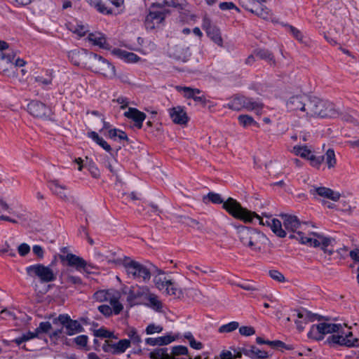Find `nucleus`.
Segmentation results:
<instances>
[{"label": "nucleus", "instance_id": "7c9ffc66", "mask_svg": "<svg viewBox=\"0 0 359 359\" xmlns=\"http://www.w3.org/2000/svg\"><path fill=\"white\" fill-rule=\"evenodd\" d=\"M61 283L65 284V286L70 287L72 285H81L82 280L79 276H72L67 271H63L60 276Z\"/></svg>", "mask_w": 359, "mask_h": 359}, {"label": "nucleus", "instance_id": "ea45409f", "mask_svg": "<svg viewBox=\"0 0 359 359\" xmlns=\"http://www.w3.org/2000/svg\"><path fill=\"white\" fill-rule=\"evenodd\" d=\"M324 159H325L328 168H332L337 164L335 154L332 149H329L326 151L325 155L324 156Z\"/></svg>", "mask_w": 359, "mask_h": 359}, {"label": "nucleus", "instance_id": "69168bd1", "mask_svg": "<svg viewBox=\"0 0 359 359\" xmlns=\"http://www.w3.org/2000/svg\"><path fill=\"white\" fill-rule=\"evenodd\" d=\"M18 250L21 256H25L29 252L30 247L26 243H22L18 246Z\"/></svg>", "mask_w": 359, "mask_h": 359}, {"label": "nucleus", "instance_id": "f704fd0d", "mask_svg": "<svg viewBox=\"0 0 359 359\" xmlns=\"http://www.w3.org/2000/svg\"><path fill=\"white\" fill-rule=\"evenodd\" d=\"M88 136L102 147L106 151L109 153L111 151V146L102 137H100L96 132L91 131L88 133Z\"/></svg>", "mask_w": 359, "mask_h": 359}, {"label": "nucleus", "instance_id": "0e129e2a", "mask_svg": "<svg viewBox=\"0 0 359 359\" xmlns=\"http://www.w3.org/2000/svg\"><path fill=\"white\" fill-rule=\"evenodd\" d=\"M35 80L42 86H46L52 83V78L50 76L46 78L43 76H37L35 78Z\"/></svg>", "mask_w": 359, "mask_h": 359}, {"label": "nucleus", "instance_id": "13d9d810", "mask_svg": "<svg viewBox=\"0 0 359 359\" xmlns=\"http://www.w3.org/2000/svg\"><path fill=\"white\" fill-rule=\"evenodd\" d=\"M308 160L310 161V163L312 166L318 167L324 161V156H316L311 154Z\"/></svg>", "mask_w": 359, "mask_h": 359}, {"label": "nucleus", "instance_id": "4be33fe9", "mask_svg": "<svg viewBox=\"0 0 359 359\" xmlns=\"http://www.w3.org/2000/svg\"><path fill=\"white\" fill-rule=\"evenodd\" d=\"M124 116L135 122V126L140 129L142 127V123L146 118V114L136 108L129 107L128 110L124 113Z\"/></svg>", "mask_w": 359, "mask_h": 359}, {"label": "nucleus", "instance_id": "bf43d9fd", "mask_svg": "<svg viewBox=\"0 0 359 359\" xmlns=\"http://www.w3.org/2000/svg\"><path fill=\"white\" fill-rule=\"evenodd\" d=\"M98 311L105 316H110L114 313L113 306L107 304L100 305L98 306Z\"/></svg>", "mask_w": 359, "mask_h": 359}, {"label": "nucleus", "instance_id": "8fccbe9b", "mask_svg": "<svg viewBox=\"0 0 359 359\" xmlns=\"http://www.w3.org/2000/svg\"><path fill=\"white\" fill-rule=\"evenodd\" d=\"M163 327L160 325H155L154 323H151L145 329V332L147 334H154L155 333H161L163 331Z\"/></svg>", "mask_w": 359, "mask_h": 359}, {"label": "nucleus", "instance_id": "37998d69", "mask_svg": "<svg viewBox=\"0 0 359 359\" xmlns=\"http://www.w3.org/2000/svg\"><path fill=\"white\" fill-rule=\"evenodd\" d=\"M171 356H189L188 349L184 346H177L172 348Z\"/></svg>", "mask_w": 359, "mask_h": 359}, {"label": "nucleus", "instance_id": "3c124183", "mask_svg": "<svg viewBox=\"0 0 359 359\" xmlns=\"http://www.w3.org/2000/svg\"><path fill=\"white\" fill-rule=\"evenodd\" d=\"M207 198L209 199V201H210L213 203H215V204H222V203L223 208L225 209L224 208V204L228 201V199L226 201H224L223 199L222 198L221 196L219 194L209 193L207 195Z\"/></svg>", "mask_w": 359, "mask_h": 359}, {"label": "nucleus", "instance_id": "f3484780", "mask_svg": "<svg viewBox=\"0 0 359 359\" xmlns=\"http://www.w3.org/2000/svg\"><path fill=\"white\" fill-rule=\"evenodd\" d=\"M27 111L33 116L41 118L50 117L51 113L49 107L37 100H33L28 104Z\"/></svg>", "mask_w": 359, "mask_h": 359}, {"label": "nucleus", "instance_id": "338daca9", "mask_svg": "<svg viewBox=\"0 0 359 359\" xmlns=\"http://www.w3.org/2000/svg\"><path fill=\"white\" fill-rule=\"evenodd\" d=\"M237 286L240 287L241 288H242L243 290H248V291L257 290L256 287L250 282H244L243 283H238Z\"/></svg>", "mask_w": 359, "mask_h": 359}, {"label": "nucleus", "instance_id": "c756f323", "mask_svg": "<svg viewBox=\"0 0 359 359\" xmlns=\"http://www.w3.org/2000/svg\"><path fill=\"white\" fill-rule=\"evenodd\" d=\"M175 340L173 336L167 334L163 337H158L156 338L149 337L145 339V343L149 346H163L167 345Z\"/></svg>", "mask_w": 359, "mask_h": 359}, {"label": "nucleus", "instance_id": "de8ad7c7", "mask_svg": "<svg viewBox=\"0 0 359 359\" xmlns=\"http://www.w3.org/2000/svg\"><path fill=\"white\" fill-rule=\"evenodd\" d=\"M267 345L278 350H283L284 348L290 350L292 348V347L286 345L284 342L280 340L269 341V342H267Z\"/></svg>", "mask_w": 359, "mask_h": 359}, {"label": "nucleus", "instance_id": "6ab92c4d", "mask_svg": "<svg viewBox=\"0 0 359 359\" xmlns=\"http://www.w3.org/2000/svg\"><path fill=\"white\" fill-rule=\"evenodd\" d=\"M309 192L315 198L320 196L322 198H328L333 201L339 200L341 194L339 192L334 191L332 189L325 187H316L313 186Z\"/></svg>", "mask_w": 359, "mask_h": 359}, {"label": "nucleus", "instance_id": "4468645a", "mask_svg": "<svg viewBox=\"0 0 359 359\" xmlns=\"http://www.w3.org/2000/svg\"><path fill=\"white\" fill-rule=\"evenodd\" d=\"M130 347V341L127 339H120L117 342L106 339L102 345V350L105 353H110L113 355H121Z\"/></svg>", "mask_w": 359, "mask_h": 359}, {"label": "nucleus", "instance_id": "ddd939ff", "mask_svg": "<svg viewBox=\"0 0 359 359\" xmlns=\"http://www.w3.org/2000/svg\"><path fill=\"white\" fill-rule=\"evenodd\" d=\"M57 257L61 262L68 266L74 268L76 271H86L88 266L91 267L86 260L82 257L72 253H67V255H58Z\"/></svg>", "mask_w": 359, "mask_h": 359}, {"label": "nucleus", "instance_id": "a18cd8bd", "mask_svg": "<svg viewBox=\"0 0 359 359\" xmlns=\"http://www.w3.org/2000/svg\"><path fill=\"white\" fill-rule=\"evenodd\" d=\"M15 56H16V53L14 52L13 50H8V51L6 53H4V52L0 53V58L2 60L6 61L7 63H12L13 61L14 60Z\"/></svg>", "mask_w": 359, "mask_h": 359}, {"label": "nucleus", "instance_id": "f257e3e1", "mask_svg": "<svg viewBox=\"0 0 359 359\" xmlns=\"http://www.w3.org/2000/svg\"><path fill=\"white\" fill-rule=\"evenodd\" d=\"M289 111H293L301 118L310 121L317 118H334L340 116L346 122L355 123V117L348 113L339 114L333 103L318 97L306 95H294L286 103Z\"/></svg>", "mask_w": 359, "mask_h": 359}, {"label": "nucleus", "instance_id": "c9c22d12", "mask_svg": "<svg viewBox=\"0 0 359 359\" xmlns=\"http://www.w3.org/2000/svg\"><path fill=\"white\" fill-rule=\"evenodd\" d=\"M271 231L278 237L285 238L286 236V231L283 229L281 222L278 219L273 218L272 222H271Z\"/></svg>", "mask_w": 359, "mask_h": 359}, {"label": "nucleus", "instance_id": "473e14b6", "mask_svg": "<svg viewBox=\"0 0 359 359\" xmlns=\"http://www.w3.org/2000/svg\"><path fill=\"white\" fill-rule=\"evenodd\" d=\"M87 2L102 14H111L112 11L105 5L106 0H86Z\"/></svg>", "mask_w": 359, "mask_h": 359}, {"label": "nucleus", "instance_id": "4d7b16f0", "mask_svg": "<svg viewBox=\"0 0 359 359\" xmlns=\"http://www.w3.org/2000/svg\"><path fill=\"white\" fill-rule=\"evenodd\" d=\"M239 333L243 336L249 337L255 333V330L251 326H242L239 327Z\"/></svg>", "mask_w": 359, "mask_h": 359}, {"label": "nucleus", "instance_id": "864d4df0", "mask_svg": "<svg viewBox=\"0 0 359 359\" xmlns=\"http://www.w3.org/2000/svg\"><path fill=\"white\" fill-rule=\"evenodd\" d=\"M180 222L182 223H183L184 224L187 225V226H191V227H198V228H200L199 226V222L194 219H192L191 217H180Z\"/></svg>", "mask_w": 359, "mask_h": 359}, {"label": "nucleus", "instance_id": "a878e982", "mask_svg": "<svg viewBox=\"0 0 359 359\" xmlns=\"http://www.w3.org/2000/svg\"><path fill=\"white\" fill-rule=\"evenodd\" d=\"M143 304L157 312H161L163 307L159 297L151 292Z\"/></svg>", "mask_w": 359, "mask_h": 359}, {"label": "nucleus", "instance_id": "774afa93", "mask_svg": "<svg viewBox=\"0 0 359 359\" xmlns=\"http://www.w3.org/2000/svg\"><path fill=\"white\" fill-rule=\"evenodd\" d=\"M79 56H80V54H79V51L73 50V51H71L69 53V57L72 60V62L75 65H79V63H80L79 60Z\"/></svg>", "mask_w": 359, "mask_h": 359}, {"label": "nucleus", "instance_id": "0eeeda50", "mask_svg": "<svg viewBox=\"0 0 359 359\" xmlns=\"http://www.w3.org/2000/svg\"><path fill=\"white\" fill-rule=\"evenodd\" d=\"M93 299L98 302H107L113 306L114 313L118 315L123 309V304L120 302L121 293L116 290H100L93 294Z\"/></svg>", "mask_w": 359, "mask_h": 359}, {"label": "nucleus", "instance_id": "cd10ccee", "mask_svg": "<svg viewBox=\"0 0 359 359\" xmlns=\"http://www.w3.org/2000/svg\"><path fill=\"white\" fill-rule=\"evenodd\" d=\"M171 280L172 279L166 276L165 273L156 274L153 279L156 287L160 291H165L169 285L171 284Z\"/></svg>", "mask_w": 359, "mask_h": 359}, {"label": "nucleus", "instance_id": "5701e85b", "mask_svg": "<svg viewBox=\"0 0 359 359\" xmlns=\"http://www.w3.org/2000/svg\"><path fill=\"white\" fill-rule=\"evenodd\" d=\"M283 219L285 229L289 231L295 233L300 226V222L297 216L281 214L280 215Z\"/></svg>", "mask_w": 359, "mask_h": 359}, {"label": "nucleus", "instance_id": "c03bdc74", "mask_svg": "<svg viewBox=\"0 0 359 359\" xmlns=\"http://www.w3.org/2000/svg\"><path fill=\"white\" fill-rule=\"evenodd\" d=\"M238 118L240 124L244 127L251 125H257V122L254 121L252 117L248 115H240Z\"/></svg>", "mask_w": 359, "mask_h": 359}, {"label": "nucleus", "instance_id": "b1692460", "mask_svg": "<svg viewBox=\"0 0 359 359\" xmlns=\"http://www.w3.org/2000/svg\"><path fill=\"white\" fill-rule=\"evenodd\" d=\"M151 359H191L189 356H171L168 353V348H156L150 353Z\"/></svg>", "mask_w": 359, "mask_h": 359}, {"label": "nucleus", "instance_id": "aec40b11", "mask_svg": "<svg viewBox=\"0 0 359 359\" xmlns=\"http://www.w3.org/2000/svg\"><path fill=\"white\" fill-rule=\"evenodd\" d=\"M169 115L172 121L178 125H185L189 121V117L181 106L172 107L169 109Z\"/></svg>", "mask_w": 359, "mask_h": 359}, {"label": "nucleus", "instance_id": "6e6552de", "mask_svg": "<svg viewBox=\"0 0 359 359\" xmlns=\"http://www.w3.org/2000/svg\"><path fill=\"white\" fill-rule=\"evenodd\" d=\"M89 60L90 68L93 72L100 74L109 79H112L115 76L114 66L102 56L90 53Z\"/></svg>", "mask_w": 359, "mask_h": 359}, {"label": "nucleus", "instance_id": "bb28decb", "mask_svg": "<svg viewBox=\"0 0 359 359\" xmlns=\"http://www.w3.org/2000/svg\"><path fill=\"white\" fill-rule=\"evenodd\" d=\"M88 39L93 45L97 46L104 49H109V45L107 43L104 35L100 32L90 33L88 36Z\"/></svg>", "mask_w": 359, "mask_h": 359}, {"label": "nucleus", "instance_id": "f8f14e48", "mask_svg": "<svg viewBox=\"0 0 359 359\" xmlns=\"http://www.w3.org/2000/svg\"><path fill=\"white\" fill-rule=\"evenodd\" d=\"M151 291L147 286L136 285L130 289L128 295V301L135 305L143 304L147 300Z\"/></svg>", "mask_w": 359, "mask_h": 359}, {"label": "nucleus", "instance_id": "603ef678", "mask_svg": "<svg viewBox=\"0 0 359 359\" xmlns=\"http://www.w3.org/2000/svg\"><path fill=\"white\" fill-rule=\"evenodd\" d=\"M240 5L247 11L254 13L255 6L256 4L255 0H238Z\"/></svg>", "mask_w": 359, "mask_h": 359}, {"label": "nucleus", "instance_id": "052dcab7", "mask_svg": "<svg viewBox=\"0 0 359 359\" xmlns=\"http://www.w3.org/2000/svg\"><path fill=\"white\" fill-rule=\"evenodd\" d=\"M74 340L77 346L84 348L87 346L88 338L86 335L82 334L76 337Z\"/></svg>", "mask_w": 359, "mask_h": 359}, {"label": "nucleus", "instance_id": "09e8293b", "mask_svg": "<svg viewBox=\"0 0 359 359\" xmlns=\"http://www.w3.org/2000/svg\"><path fill=\"white\" fill-rule=\"evenodd\" d=\"M288 32L299 41H304V35L300 30L292 25H286Z\"/></svg>", "mask_w": 359, "mask_h": 359}, {"label": "nucleus", "instance_id": "9d476101", "mask_svg": "<svg viewBox=\"0 0 359 359\" xmlns=\"http://www.w3.org/2000/svg\"><path fill=\"white\" fill-rule=\"evenodd\" d=\"M229 109L239 111L243 108L248 110H255L259 113L263 107V104L260 102L253 100L252 98L245 97L244 96L234 97L227 104Z\"/></svg>", "mask_w": 359, "mask_h": 359}, {"label": "nucleus", "instance_id": "a211bd4d", "mask_svg": "<svg viewBox=\"0 0 359 359\" xmlns=\"http://www.w3.org/2000/svg\"><path fill=\"white\" fill-rule=\"evenodd\" d=\"M167 13H168V11L166 10L163 11H149L144 21L147 29H155L163 22Z\"/></svg>", "mask_w": 359, "mask_h": 359}, {"label": "nucleus", "instance_id": "4c0bfd02", "mask_svg": "<svg viewBox=\"0 0 359 359\" xmlns=\"http://www.w3.org/2000/svg\"><path fill=\"white\" fill-rule=\"evenodd\" d=\"M93 335L95 337L104 338V339H117V337L114 336V332H111L104 327H102L100 329L95 330L93 331Z\"/></svg>", "mask_w": 359, "mask_h": 359}, {"label": "nucleus", "instance_id": "20e7f679", "mask_svg": "<svg viewBox=\"0 0 359 359\" xmlns=\"http://www.w3.org/2000/svg\"><path fill=\"white\" fill-rule=\"evenodd\" d=\"M289 238L290 239H296L300 243L311 247H320L325 253H327L330 255H332L334 252L333 248H329L332 245L333 239L325 237L316 233H311L309 236H307L302 231H297L295 233L290 234Z\"/></svg>", "mask_w": 359, "mask_h": 359}, {"label": "nucleus", "instance_id": "39448f33", "mask_svg": "<svg viewBox=\"0 0 359 359\" xmlns=\"http://www.w3.org/2000/svg\"><path fill=\"white\" fill-rule=\"evenodd\" d=\"M123 266L128 278L143 283L149 282L151 278L150 270L144 264L132 259L129 257H125V262Z\"/></svg>", "mask_w": 359, "mask_h": 359}, {"label": "nucleus", "instance_id": "5fc2aeb1", "mask_svg": "<svg viewBox=\"0 0 359 359\" xmlns=\"http://www.w3.org/2000/svg\"><path fill=\"white\" fill-rule=\"evenodd\" d=\"M52 329V325L50 322H41L39 323V327L36 329V333H48Z\"/></svg>", "mask_w": 359, "mask_h": 359}, {"label": "nucleus", "instance_id": "79ce46f5", "mask_svg": "<svg viewBox=\"0 0 359 359\" xmlns=\"http://www.w3.org/2000/svg\"><path fill=\"white\" fill-rule=\"evenodd\" d=\"M253 13L264 20H269L271 16V11L266 7L264 6H260L256 9H254Z\"/></svg>", "mask_w": 359, "mask_h": 359}, {"label": "nucleus", "instance_id": "2eb2a0df", "mask_svg": "<svg viewBox=\"0 0 359 359\" xmlns=\"http://www.w3.org/2000/svg\"><path fill=\"white\" fill-rule=\"evenodd\" d=\"M96 255L102 262L112 264L114 266H123L125 257L121 255L120 250H109L104 252H98Z\"/></svg>", "mask_w": 359, "mask_h": 359}, {"label": "nucleus", "instance_id": "393cba45", "mask_svg": "<svg viewBox=\"0 0 359 359\" xmlns=\"http://www.w3.org/2000/svg\"><path fill=\"white\" fill-rule=\"evenodd\" d=\"M112 53L126 62L135 63L140 60V57L136 54L119 48L114 49Z\"/></svg>", "mask_w": 359, "mask_h": 359}, {"label": "nucleus", "instance_id": "412c9836", "mask_svg": "<svg viewBox=\"0 0 359 359\" xmlns=\"http://www.w3.org/2000/svg\"><path fill=\"white\" fill-rule=\"evenodd\" d=\"M48 187L52 193L63 201H68L67 187L60 183L57 180H50Z\"/></svg>", "mask_w": 359, "mask_h": 359}, {"label": "nucleus", "instance_id": "49530a36", "mask_svg": "<svg viewBox=\"0 0 359 359\" xmlns=\"http://www.w3.org/2000/svg\"><path fill=\"white\" fill-rule=\"evenodd\" d=\"M250 351L255 359L266 358L268 357V353L266 351H262L257 348L255 346H250Z\"/></svg>", "mask_w": 359, "mask_h": 359}, {"label": "nucleus", "instance_id": "423d86ee", "mask_svg": "<svg viewBox=\"0 0 359 359\" xmlns=\"http://www.w3.org/2000/svg\"><path fill=\"white\" fill-rule=\"evenodd\" d=\"M238 236L244 245L255 251L261 250V242L266 240V236L263 233L248 227L238 229Z\"/></svg>", "mask_w": 359, "mask_h": 359}, {"label": "nucleus", "instance_id": "e433bc0d", "mask_svg": "<svg viewBox=\"0 0 359 359\" xmlns=\"http://www.w3.org/2000/svg\"><path fill=\"white\" fill-rule=\"evenodd\" d=\"M292 151L296 156H299L307 160L312 154L311 151L306 146H294Z\"/></svg>", "mask_w": 359, "mask_h": 359}, {"label": "nucleus", "instance_id": "1a4fd4ad", "mask_svg": "<svg viewBox=\"0 0 359 359\" xmlns=\"http://www.w3.org/2000/svg\"><path fill=\"white\" fill-rule=\"evenodd\" d=\"M50 266L36 264L26 268L27 274L31 278H37L41 283L53 282L56 279V274Z\"/></svg>", "mask_w": 359, "mask_h": 359}, {"label": "nucleus", "instance_id": "58836bf2", "mask_svg": "<svg viewBox=\"0 0 359 359\" xmlns=\"http://www.w3.org/2000/svg\"><path fill=\"white\" fill-rule=\"evenodd\" d=\"M166 294L172 295L175 297H180L182 294V292L181 289L178 287L177 283L174 282L172 280H171V284L169 285L168 288L165 290Z\"/></svg>", "mask_w": 359, "mask_h": 359}, {"label": "nucleus", "instance_id": "a19ab883", "mask_svg": "<svg viewBox=\"0 0 359 359\" xmlns=\"http://www.w3.org/2000/svg\"><path fill=\"white\" fill-rule=\"evenodd\" d=\"M239 327V323L236 321L230 322L227 324L223 325L219 327V332L220 333H229L231 332Z\"/></svg>", "mask_w": 359, "mask_h": 359}, {"label": "nucleus", "instance_id": "680f3d73", "mask_svg": "<svg viewBox=\"0 0 359 359\" xmlns=\"http://www.w3.org/2000/svg\"><path fill=\"white\" fill-rule=\"evenodd\" d=\"M269 275L271 278H273V280H277L278 282L281 283V282H284V280H285L284 276L278 271L271 270L269 271Z\"/></svg>", "mask_w": 359, "mask_h": 359}, {"label": "nucleus", "instance_id": "c85d7f7f", "mask_svg": "<svg viewBox=\"0 0 359 359\" xmlns=\"http://www.w3.org/2000/svg\"><path fill=\"white\" fill-rule=\"evenodd\" d=\"M203 29L206 31L208 36L218 46H222L223 41L220 32L215 27L209 25H206L205 22Z\"/></svg>", "mask_w": 359, "mask_h": 359}, {"label": "nucleus", "instance_id": "6e6d98bb", "mask_svg": "<svg viewBox=\"0 0 359 359\" xmlns=\"http://www.w3.org/2000/svg\"><path fill=\"white\" fill-rule=\"evenodd\" d=\"M187 294L189 297L192 298L195 301H201L202 299V293L197 289H189Z\"/></svg>", "mask_w": 359, "mask_h": 359}, {"label": "nucleus", "instance_id": "e2e57ef3", "mask_svg": "<svg viewBox=\"0 0 359 359\" xmlns=\"http://www.w3.org/2000/svg\"><path fill=\"white\" fill-rule=\"evenodd\" d=\"M219 6L222 11L236 9L239 11V8L232 2H222L219 4Z\"/></svg>", "mask_w": 359, "mask_h": 359}, {"label": "nucleus", "instance_id": "f03ea898", "mask_svg": "<svg viewBox=\"0 0 359 359\" xmlns=\"http://www.w3.org/2000/svg\"><path fill=\"white\" fill-rule=\"evenodd\" d=\"M351 327L347 328V325L321 323L313 325L311 332L317 331L319 334H332L327 338V341L334 345L345 346L347 347L358 346V339L353 336L350 331Z\"/></svg>", "mask_w": 359, "mask_h": 359}, {"label": "nucleus", "instance_id": "7ed1b4c3", "mask_svg": "<svg viewBox=\"0 0 359 359\" xmlns=\"http://www.w3.org/2000/svg\"><path fill=\"white\" fill-rule=\"evenodd\" d=\"M225 210L233 217L243 220L245 222H252L254 218L259 220V224L271 227L273 218L267 217L264 220L255 212H251L243 208L241 204L232 198H229L224 204Z\"/></svg>", "mask_w": 359, "mask_h": 359}, {"label": "nucleus", "instance_id": "dca6fc26", "mask_svg": "<svg viewBox=\"0 0 359 359\" xmlns=\"http://www.w3.org/2000/svg\"><path fill=\"white\" fill-rule=\"evenodd\" d=\"M175 89L183 94L187 99H193L195 102L201 103L205 106L207 103L205 96L198 88H191L188 86H175Z\"/></svg>", "mask_w": 359, "mask_h": 359}, {"label": "nucleus", "instance_id": "72a5a7b5", "mask_svg": "<svg viewBox=\"0 0 359 359\" xmlns=\"http://www.w3.org/2000/svg\"><path fill=\"white\" fill-rule=\"evenodd\" d=\"M126 334L129 338L127 339L130 341V345L133 344L136 346H140L142 343V337L135 327H129L126 331Z\"/></svg>", "mask_w": 359, "mask_h": 359}, {"label": "nucleus", "instance_id": "9b49d317", "mask_svg": "<svg viewBox=\"0 0 359 359\" xmlns=\"http://www.w3.org/2000/svg\"><path fill=\"white\" fill-rule=\"evenodd\" d=\"M53 324L60 323L66 330V334L69 336L76 334L83 331V326L76 320L70 318L67 314H60L53 320Z\"/></svg>", "mask_w": 359, "mask_h": 359}, {"label": "nucleus", "instance_id": "2f4dec72", "mask_svg": "<svg viewBox=\"0 0 359 359\" xmlns=\"http://www.w3.org/2000/svg\"><path fill=\"white\" fill-rule=\"evenodd\" d=\"M254 54L259 59L267 62L271 66H276V62L273 54L266 49H257L254 50Z\"/></svg>", "mask_w": 359, "mask_h": 359}]
</instances>
